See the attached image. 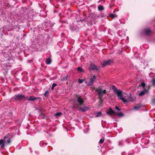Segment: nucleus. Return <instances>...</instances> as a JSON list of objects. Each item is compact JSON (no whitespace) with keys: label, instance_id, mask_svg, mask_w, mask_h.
<instances>
[{"label":"nucleus","instance_id":"nucleus-1","mask_svg":"<svg viewBox=\"0 0 155 155\" xmlns=\"http://www.w3.org/2000/svg\"><path fill=\"white\" fill-rule=\"evenodd\" d=\"M111 88L117 93L118 97L121 99L124 104H126L127 101L124 97H123L122 91L120 90H118L116 87L114 85L112 86Z\"/></svg>","mask_w":155,"mask_h":155},{"label":"nucleus","instance_id":"nucleus-2","mask_svg":"<svg viewBox=\"0 0 155 155\" xmlns=\"http://www.w3.org/2000/svg\"><path fill=\"white\" fill-rule=\"evenodd\" d=\"M14 98L16 100H19L23 98H24L25 99H27L28 97H25V96L22 94H20L18 95H15Z\"/></svg>","mask_w":155,"mask_h":155},{"label":"nucleus","instance_id":"nucleus-3","mask_svg":"<svg viewBox=\"0 0 155 155\" xmlns=\"http://www.w3.org/2000/svg\"><path fill=\"white\" fill-rule=\"evenodd\" d=\"M96 91L97 92L98 94L101 98L104 95L106 92L105 90H102L100 89H96Z\"/></svg>","mask_w":155,"mask_h":155},{"label":"nucleus","instance_id":"nucleus-4","mask_svg":"<svg viewBox=\"0 0 155 155\" xmlns=\"http://www.w3.org/2000/svg\"><path fill=\"white\" fill-rule=\"evenodd\" d=\"M10 135L8 134L4 137L3 139H1L0 140V146L2 148H3L5 146V139L8 138Z\"/></svg>","mask_w":155,"mask_h":155},{"label":"nucleus","instance_id":"nucleus-5","mask_svg":"<svg viewBox=\"0 0 155 155\" xmlns=\"http://www.w3.org/2000/svg\"><path fill=\"white\" fill-rule=\"evenodd\" d=\"M88 69L91 70H98V68L95 64L91 63L89 66Z\"/></svg>","mask_w":155,"mask_h":155},{"label":"nucleus","instance_id":"nucleus-6","mask_svg":"<svg viewBox=\"0 0 155 155\" xmlns=\"http://www.w3.org/2000/svg\"><path fill=\"white\" fill-rule=\"evenodd\" d=\"M96 79V77L95 75H94L90 79V81L89 83L87 84L88 86H91L92 85L95 80Z\"/></svg>","mask_w":155,"mask_h":155},{"label":"nucleus","instance_id":"nucleus-7","mask_svg":"<svg viewBox=\"0 0 155 155\" xmlns=\"http://www.w3.org/2000/svg\"><path fill=\"white\" fill-rule=\"evenodd\" d=\"M106 113L107 114L111 115L113 114H116V113L112 110L111 107H110L109 108V110Z\"/></svg>","mask_w":155,"mask_h":155},{"label":"nucleus","instance_id":"nucleus-8","mask_svg":"<svg viewBox=\"0 0 155 155\" xmlns=\"http://www.w3.org/2000/svg\"><path fill=\"white\" fill-rule=\"evenodd\" d=\"M77 101L79 103V105H82L84 103V101L80 96L78 97Z\"/></svg>","mask_w":155,"mask_h":155},{"label":"nucleus","instance_id":"nucleus-9","mask_svg":"<svg viewBox=\"0 0 155 155\" xmlns=\"http://www.w3.org/2000/svg\"><path fill=\"white\" fill-rule=\"evenodd\" d=\"M144 32L145 34L146 35H149L152 33L151 31L149 28L145 29L144 30Z\"/></svg>","mask_w":155,"mask_h":155},{"label":"nucleus","instance_id":"nucleus-10","mask_svg":"<svg viewBox=\"0 0 155 155\" xmlns=\"http://www.w3.org/2000/svg\"><path fill=\"white\" fill-rule=\"evenodd\" d=\"M127 101V102L126 103H127L128 101H131V102H134L135 101V99L134 98H133L131 97H128V98L127 99L124 98Z\"/></svg>","mask_w":155,"mask_h":155},{"label":"nucleus","instance_id":"nucleus-11","mask_svg":"<svg viewBox=\"0 0 155 155\" xmlns=\"http://www.w3.org/2000/svg\"><path fill=\"white\" fill-rule=\"evenodd\" d=\"M110 62L111 61L110 60L104 61L103 63V66H104L109 65L110 64Z\"/></svg>","mask_w":155,"mask_h":155},{"label":"nucleus","instance_id":"nucleus-12","mask_svg":"<svg viewBox=\"0 0 155 155\" xmlns=\"http://www.w3.org/2000/svg\"><path fill=\"white\" fill-rule=\"evenodd\" d=\"M148 90H144L142 91H141L139 94V96H142L145 94L146 93H147Z\"/></svg>","mask_w":155,"mask_h":155},{"label":"nucleus","instance_id":"nucleus-13","mask_svg":"<svg viewBox=\"0 0 155 155\" xmlns=\"http://www.w3.org/2000/svg\"><path fill=\"white\" fill-rule=\"evenodd\" d=\"M79 110L83 112H85L88 110V107H84L82 108H80Z\"/></svg>","mask_w":155,"mask_h":155},{"label":"nucleus","instance_id":"nucleus-14","mask_svg":"<svg viewBox=\"0 0 155 155\" xmlns=\"http://www.w3.org/2000/svg\"><path fill=\"white\" fill-rule=\"evenodd\" d=\"M37 99H38V98L35 97L33 96H31L30 98L28 99V100L29 101H33L34 100Z\"/></svg>","mask_w":155,"mask_h":155},{"label":"nucleus","instance_id":"nucleus-15","mask_svg":"<svg viewBox=\"0 0 155 155\" xmlns=\"http://www.w3.org/2000/svg\"><path fill=\"white\" fill-rule=\"evenodd\" d=\"M51 59L50 58L47 59L46 61V63L47 64H50L51 62Z\"/></svg>","mask_w":155,"mask_h":155},{"label":"nucleus","instance_id":"nucleus-16","mask_svg":"<svg viewBox=\"0 0 155 155\" xmlns=\"http://www.w3.org/2000/svg\"><path fill=\"white\" fill-rule=\"evenodd\" d=\"M95 117H100L101 116L102 114V113L101 112H99L97 113L96 114Z\"/></svg>","mask_w":155,"mask_h":155},{"label":"nucleus","instance_id":"nucleus-17","mask_svg":"<svg viewBox=\"0 0 155 155\" xmlns=\"http://www.w3.org/2000/svg\"><path fill=\"white\" fill-rule=\"evenodd\" d=\"M44 96L46 97H48L49 95V92L48 91H46L45 92L44 94Z\"/></svg>","mask_w":155,"mask_h":155},{"label":"nucleus","instance_id":"nucleus-18","mask_svg":"<svg viewBox=\"0 0 155 155\" xmlns=\"http://www.w3.org/2000/svg\"><path fill=\"white\" fill-rule=\"evenodd\" d=\"M98 9L99 11H102L104 9L103 7L101 5H99L98 7Z\"/></svg>","mask_w":155,"mask_h":155},{"label":"nucleus","instance_id":"nucleus-19","mask_svg":"<svg viewBox=\"0 0 155 155\" xmlns=\"http://www.w3.org/2000/svg\"><path fill=\"white\" fill-rule=\"evenodd\" d=\"M68 78V76L66 75V76L63 77L61 79V80L62 81H66L67 80Z\"/></svg>","mask_w":155,"mask_h":155},{"label":"nucleus","instance_id":"nucleus-20","mask_svg":"<svg viewBox=\"0 0 155 155\" xmlns=\"http://www.w3.org/2000/svg\"><path fill=\"white\" fill-rule=\"evenodd\" d=\"M77 70L78 71L80 72H84V70L81 68L78 67L77 68Z\"/></svg>","mask_w":155,"mask_h":155},{"label":"nucleus","instance_id":"nucleus-21","mask_svg":"<svg viewBox=\"0 0 155 155\" xmlns=\"http://www.w3.org/2000/svg\"><path fill=\"white\" fill-rule=\"evenodd\" d=\"M85 80V79H79L78 81L79 83L81 84L82 83V82L84 81Z\"/></svg>","mask_w":155,"mask_h":155},{"label":"nucleus","instance_id":"nucleus-22","mask_svg":"<svg viewBox=\"0 0 155 155\" xmlns=\"http://www.w3.org/2000/svg\"><path fill=\"white\" fill-rule=\"evenodd\" d=\"M145 84L144 83H141V84H140L139 85V87L142 86L143 88H144L145 87Z\"/></svg>","mask_w":155,"mask_h":155},{"label":"nucleus","instance_id":"nucleus-23","mask_svg":"<svg viewBox=\"0 0 155 155\" xmlns=\"http://www.w3.org/2000/svg\"><path fill=\"white\" fill-rule=\"evenodd\" d=\"M62 114V113L61 112H58L56 113L55 114V116H60Z\"/></svg>","mask_w":155,"mask_h":155},{"label":"nucleus","instance_id":"nucleus-24","mask_svg":"<svg viewBox=\"0 0 155 155\" xmlns=\"http://www.w3.org/2000/svg\"><path fill=\"white\" fill-rule=\"evenodd\" d=\"M57 85V84L56 83H54L53 84L52 87H51V89L52 90L54 89V87H56Z\"/></svg>","mask_w":155,"mask_h":155},{"label":"nucleus","instance_id":"nucleus-25","mask_svg":"<svg viewBox=\"0 0 155 155\" xmlns=\"http://www.w3.org/2000/svg\"><path fill=\"white\" fill-rule=\"evenodd\" d=\"M117 116L119 117H121L123 116V114L121 112H120L119 113H117Z\"/></svg>","mask_w":155,"mask_h":155},{"label":"nucleus","instance_id":"nucleus-26","mask_svg":"<svg viewBox=\"0 0 155 155\" xmlns=\"http://www.w3.org/2000/svg\"><path fill=\"white\" fill-rule=\"evenodd\" d=\"M140 107V106L135 107L134 108V109L136 110H138V109H139Z\"/></svg>","mask_w":155,"mask_h":155},{"label":"nucleus","instance_id":"nucleus-27","mask_svg":"<svg viewBox=\"0 0 155 155\" xmlns=\"http://www.w3.org/2000/svg\"><path fill=\"white\" fill-rule=\"evenodd\" d=\"M104 141V139H101L99 141V143H102Z\"/></svg>","mask_w":155,"mask_h":155},{"label":"nucleus","instance_id":"nucleus-28","mask_svg":"<svg viewBox=\"0 0 155 155\" xmlns=\"http://www.w3.org/2000/svg\"><path fill=\"white\" fill-rule=\"evenodd\" d=\"M152 81L153 85H154V86H155V79H153L152 80Z\"/></svg>","mask_w":155,"mask_h":155},{"label":"nucleus","instance_id":"nucleus-29","mask_svg":"<svg viewBox=\"0 0 155 155\" xmlns=\"http://www.w3.org/2000/svg\"><path fill=\"white\" fill-rule=\"evenodd\" d=\"M11 139L10 138H9L8 140L7 141V143H10L11 142Z\"/></svg>","mask_w":155,"mask_h":155},{"label":"nucleus","instance_id":"nucleus-30","mask_svg":"<svg viewBox=\"0 0 155 155\" xmlns=\"http://www.w3.org/2000/svg\"><path fill=\"white\" fill-rule=\"evenodd\" d=\"M115 108L116 110L118 111H120V109L117 106L115 107Z\"/></svg>","mask_w":155,"mask_h":155},{"label":"nucleus","instance_id":"nucleus-31","mask_svg":"<svg viewBox=\"0 0 155 155\" xmlns=\"http://www.w3.org/2000/svg\"><path fill=\"white\" fill-rule=\"evenodd\" d=\"M110 16L113 18H114V15L112 14L110 15Z\"/></svg>","mask_w":155,"mask_h":155},{"label":"nucleus","instance_id":"nucleus-32","mask_svg":"<svg viewBox=\"0 0 155 155\" xmlns=\"http://www.w3.org/2000/svg\"><path fill=\"white\" fill-rule=\"evenodd\" d=\"M86 84H87V81H86Z\"/></svg>","mask_w":155,"mask_h":155}]
</instances>
